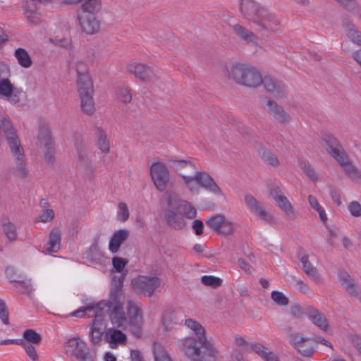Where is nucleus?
<instances>
[{"mask_svg":"<svg viewBox=\"0 0 361 361\" xmlns=\"http://www.w3.org/2000/svg\"><path fill=\"white\" fill-rule=\"evenodd\" d=\"M208 345L197 338L188 336L178 341L180 350L190 361H218L219 351L212 342L207 339Z\"/></svg>","mask_w":361,"mask_h":361,"instance_id":"7ed1b4c3","label":"nucleus"},{"mask_svg":"<svg viewBox=\"0 0 361 361\" xmlns=\"http://www.w3.org/2000/svg\"><path fill=\"white\" fill-rule=\"evenodd\" d=\"M201 282L207 286L212 288H217L222 283V279L214 276H203L201 277Z\"/></svg>","mask_w":361,"mask_h":361,"instance_id":"3c124183","label":"nucleus"},{"mask_svg":"<svg viewBox=\"0 0 361 361\" xmlns=\"http://www.w3.org/2000/svg\"><path fill=\"white\" fill-rule=\"evenodd\" d=\"M260 158L267 164L276 167L279 161L276 157L268 149L262 148L258 152Z\"/></svg>","mask_w":361,"mask_h":361,"instance_id":"a19ab883","label":"nucleus"},{"mask_svg":"<svg viewBox=\"0 0 361 361\" xmlns=\"http://www.w3.org/2000/svg\"><path fill=\"white\" fill-rule=\"evenodd\" d=\"M99 302L94 306H86L81 307L71 314V316L75 317H92L94 319L90 324V336L91 341L94 343H98L102 340L103 334L102 320L105 314L107 313L106 307H99Z\"/></svg>","mask_w":361,"mask_h":361,"instance_id":"0eeeda50","label":"nucleus"},{"mask_svg":"<svg viewBox=\"0 0 361 361\" xmlns=\"http://www.w3.org/2000/svg\"><path fill=\"white\" fill-rule=\"evenodd\" d=\"M174 317L171 313L165 314L163 316L162 323L166 330L172 329L174 327L175 322L173 321Z\"/></svg>","mask_w":361,"mask_h":361,"instance_id":"e2e57ef3","label":"nucleus"},{"mask_svg":"<svg viewBox=\"0 0 361 361\" xmlns=\"http://www.w3.org/2000/svg\"><path fill=\"white\" fill-rule=\"evenodd\" d=\"M149 174L156 189L160 192L166 190L171 180V173L166 164L154 162L149 167Z\"/></svg>","mask_w":361,"mask_h":361,"instance_id":"9b49d317","label":"nucleus"},{"mask_svg":"<svg viewBox=\"0 0 361 361\" xmlns=\"http://www.w3.org/2000/svg\"><path fill=\"white\" fill-rule=\"evenodd\" d=\"M15 56L18 63L23 68H27L32 66L31 58L27 51L23 49L18 48L15 51Z\"/></svg>","mask_w":361,"mask_h":361,"instance_id":"58836bf2","label":"nucleus"},{"mask_svg":"<svg viewBox=\"0 0 361 361\" xmlns=\"http://www.w3.org/2000/svg\"><path fill=\"white\" fill-rule=\"evenodd\" d=\"M350 341L353 346L358 350L359 353L361 355V337L357 335H354L351 336Z\"/></svg>","mask_w":361,"mask_h":361,"instance_id":"774afa93","label":"nucleus"},{"mask_svg":"<svg viewBox=\"0 0 361 361\" xmlns=\"http://www.w3.org/2000/svg\"><path fill=\"white\" fill-rule=\"evenodd\" d=\"M73 68L76 72L77 78L90 75L88 64L83 60L75 61L73 64Z\"/></svg>","mask_w":361,"mask_h":361,"instance_id":"37998d69","label":"nucleus"},{"mask_svg":"<svg viewBox=\"0 0 361 361\" xmlns=\"http://www.w3.org/2000/svg\"><path fill=\"white\" fill-rule=\"evenodd\" d=\"M270 195L276 202L279 207L289 219H295L298 217V212L293 208L288 199L281 194L278 187L271 190Z\"/></svg>","mask_w":361,"mask_h":361,"instance_id":"aec40b11","label":"nucleus"},{"mask_svg":"<svg viewBox=\"0 0 361 361\" xmlns=\"http://www.w3.org/2000/svg\"><path fill=\"white\" fill-rule=\"evenodd\" d=\"M79 2L82 3V11L80 12L96 13L99 11L101 7L99 0H80Z\"/></svg>","mask_w":361,"mask_h":361,"instance_id":"ea45409f","label":"nucleus"},{"mask_svg":"<svg viewBox=\"0 0 361 361\" xmlns=\"http://www.w3.org/2000/svg\"><path fill=\"white\" fill-rule=\"evenodd\" d=\"M271 298L279 306H286L288 304V298L282 293L274 290L271 293Z\"/></svg>","mask_w":361,"mask_h":361,"instance_id":"603ef678","label":"nucleus"},{"mask_svg":"<svg viewBox=\"0 0 361 361\" xmlns=\"http://www.w3.org/2000/svg\"><path fill=\"white\" fill-rule=\"evenodd\" d=\"M262 84L267 92H269L276 99L287 98L288 92L282 82L270 77H267L263 79Z\"/></svg>","mask_w":361,"mask_h":361,"instance_id":"412c9836","label":"nucleus"},{"mask_svg":"<svg viewBox=\"0 0 361 361\" xmlns=\"http://www.w3.org/2000/svg\"><path fill=\"white\" fill-rule=\"evenodd\" d=\"M207 225L219 235H231L235 230V226L226 216L221 214L212 215L206 219Z\"/></svg>","mask_w":361,"mask_h":361,"instance_id":"2eb2a0df","label":"nucleus"},{"mask_svg":"<svg viewBox=\"0 0 361 361\" xmlns=\"http://www.w3.org/2000/svg\"><path fill=\"white\" fill-rule=\"evenodd\" d=\"M126 274L114 276L108 300L99 302V307H106L111 324L117 328L126 329L128 326H139L142 322V311L133 301L128 302L127 316L123 310L125 295L123 290Z\"/></svg>","mask_w":361,"mask_h":361,"instance_id":"f257e3e1","label":"nucleus"},{"mask_svg":"<svg viewBox=\"0 0 361 361\" xmlns=\"http://www.w3.org/2000/svg\"><path fill=\"white\" fill-rule=\"evenodd\" d=\"M128 264V260L119 257H114L112 259V265L114 269L118 273H121Z\"/></svg>","mask_w":361,"mask_h":361,"instance_id":"13d9d810","label":"nucleus"},{"mask_svg":"<svg viewBox=\"0 0 361 361\" xmlns=\"http://www.w3.org/2000/svg\"><path fill=\"white\" fill-rule=\"evenodd\" d=\"M126 70L128 73L148 85H157L161 79L157 70L140 62L133 61L128 63Z\"/></svg>","mask_w":361,"mask_h":361,"instance_id":"9d476101","label":"nucleus"},{"mask_svg":"<svg viewBox=\"0 0 361 361\" xmlns=\"http://www.w3.org/2000/svg\"><path fill=\"white\" fill-rule=\"evenodd\" d=\"M80 169L82 170L83 175L88 179H91L93 178L94 174V166L92 164V161L90 162L81 164L78 166Z\"/></svg>","mask_w":361,"mask_h":361,"instance_id":"6e6d98bb","label":"nucleus"},{"mask_svg":"<svg viewBox=\"0 0 361 361\" xmlns=\"http://www.w3.org/2000/svg\"><path fill=\"white\" fill-rule=\"evenodd\" d=\"M245 200L246 205L252 213L256 215L261 220L268 224L272 223L274 220L272 215L265 210L262 207L261 204L253 196L246 195Z\"/></svg>","mask_w":361,"mask_h":361,"instance_id":"4be33fe9","label":"nucleus"},{"mask_svg":"<svg viewBox=\"0 0 361 361\" xmlns=\"http://www.w3.org/2000/svg\"><path fill=\"white\" fill-rule=\"evenodd\" d=\"M130 285L135 293L151 297L157 289L163 288L164 283L157 275H138L132 279Z\"/></svg>","mask_w":361,"mask_h":361,"instance_id":"1a4fd4ad","label":"nucleus"},{"mask_svg":"<svg viewBox=\"0 0 361 361\" xmlns=\"http://www.w3.org/2000/svg\"><path fill=\"white\" fill-rule=\"evenodd\" d=\"M325 142L326 151L338 161L345 174L353 183L361 185V171L349 160L348 154L339 142L333 136H328Z\"/></svg>","mask_w":361,"mask_h":361,"instance_id":"39448f33","label":"nucleus"},{"mask_svg":"<svg viewBox=\"0 0 361 361\" xmlns=\"http://www.w3.org/2000/svg\"><path fill=\"white\" fill-rule=\"evenodd\" d=\"M1 226L3 233L10 242L15 241L17 239V230L13 223L6 221L2 223Z\"/></svg>","mask_w":361,"mask_h":361,"instance_id":"79ce46f5","label":"nucleus"},{"mask_svg":"<svg viewBox=\"0 0 361 361\" xmlns=\"http://www.w3.org/2000/svg\"><path fill=\"white\" fill-rule=\"evenodd\" d=\"M300 168L302 171L313 181H317L318 179L317 174L314 169L305 161H300L298 162Z\"/></svg>","mask_w":361,"mask_h":361,"instance_id":"de8ad7c7","label":"nucleus"},{"mask_svg":"<svg viewBox=\"0 0 361 361\" xmlns=\"http://www.w3.org/2000/svg\"><path fill=\"white\" fill-rule=\"evenodd\" d=\"M0 131L1 135L2 133H4L9 148L21 145L20 137L17 134V130L11 118L7 115L0 118ZM2 140L3 137L1 136Z\"/></svg>","mask_w":361,"mask_h":361,"instance_id":"dca6fc26","label":"nucleus"},{"mask_svg":"<svg viewBox=\"0 0 361 361\" xmlns=\"http://www.w3.org/2000/svg\"><path fill=\"white\" fill-rule=\"evenodd\" d=\"M250 348L251 351L255 352L266 361H279L276 355L261 343H252Z\"/></svg>","mask_w":361,"mask_h":361,"instance_id":"473e14b6","label":"nucleus"},{"mask_svg":"<svg viewBox=\"0 0 361 361\" xmlns=\"http://www.w3.org/2000/svg\"><path fill=\"white\" fill-rule=\"evenodd\" d=\"M116 98L124 104L130 103L132 100V90L129 87L121 86L116 91Z\"/></svg>","mask_w":361,"mask_h":361,"instance_id":"c03bdc74","label":"nucleus"},{"mask_svg":"<svg viewBox=\"0 0 361 361\" xmlns=\"http://www.w3.org/2000/svg\"><path fill=\"white\" fill-rule=\"evenodd\" d=\"M54 218V212L51 209H46L42 211L39 216V221L43 223H48Z\"/></svg>","mask_w":361,"mask_h":361,"instance_id":"bf43d9fd","label":"nucleus"},{"mask_svg":"<svg viewBox=\"0 0 361 361\" xmlns=\"http://www.w3.org/2000/svg\"><path fill=\"white\" fill-rule=\"evenodd\" d=\"M289 343L295 348H297L298 345H300L303 343L308 341V338L303 337L299 333H290L288 335Z\"/></svg>","mask_w":361,"mask_h":361,"instance_id":"864d4df0","label":"nucleus"},{"mask_svg":"<svg viewBox=\"0 0 361 361\" xmlns=\"http://www.w3.org/2000/svg\"><path fill=\"white\" fill-rule=\"evenodd\" d=\"M94 141L97 148L103 155H106L110 152V141L105 130L97 127L94 132Z\"/></svg>","mask_w":361,"mask_h":361,"instance_id":"bb28decb","label":"nucleus"},{"mask_svg":"<svg viewBox=\"0 0 361 361\" xmlns=\"http://www.w3.org/2000/svg\"><path fill=\"white\" fill-rule=\"evenodd\" d=\"M171 163L173 164V166L176 171H180L187 167H189L193 170L197 169L195 163L190 159L186 160L174 159L171 161Z\"/></svg>","mask_w":361,"mask_h":361,"instance_id":"09e8293b","label":"nucleus"},{"mask_svg":"<svg viewBox=\"0 0 361 361\" xmlns=\"http://www.w3.org/2000/svg\"><path fill=\"white\" fill-rule=\"evenodd\" d=\"M20 345L25 351L27 355L32 361H39V356L37 351L36 347L37 345H30L26 343L18 344Z\"/></svg>","mask_w":361,"mask_h":361,"instance_id":"8fccbe9b","label":"nucleus"},{"mask_svg":"<svg viewBox=\"0 0 361 361\" xmlns=\"http://www.w3.org/2000/svg\"><path fill=\"white\" fill-rule=\"evenodd\" d=\"M25 16L30 24H36L39 20L38 13L34 9H25Z\"/></svg>","mask_w":361,"mask_h":361,"instance_id":"680f3d73","label":"nucleus"},{"mask_svg":"<svg viewBox=\"0 0 361 361\" xmlns=\"http://www.w3.org/2000/svg\"><path fill=\"white\" fill-rule=\"evenodd\" d=\"M64 348L66 354L74 357V361H76L80 357H83L89 353V348L87 344L79 337L68 339L66 342Z\"/></svg>","mask_w":361,"mask_h":361,"instance_id":"6ab92c4d","label":"nucleus"},{"mask_svg":"<svg viewBox=\"0 0 361 361\" xmlns=\"http://www.w3.org/2000/svg\"><path fill=\"white\" fill-rule=\"evenodd\" d=\"M240 11L241 16L254 23L261 32L275 34L281 30L278 17L256 0H240Z\"/></svg>","mask_w":361,"mask_h":361,"instance_id":"f03ea898","label":"nucleus"},{"mask_svg":"<svg viewBox=\"0 0 361 361\" xmlns=\"http://www.w3.org/2000/svg\"><path fill=\"white\" fill-rule=\"evenodd\" d=\"M128 235L129 232L126 229H121L116 231L109 241V249L110 252L114 254L116 253L119 250L122 243L128 238Z\"/></svg>","mask_w":361,"mask_h":361,"instance_id":"7c9ffc66","label":"nucleus"},{"mask_svg":"<svg viewBox=\"0 0 361 361\" xmlns=\"http://www.w3.org/2000/svg\"><path fill=\"white\" fill-rule=\"evenodd\" d=\"M10 75L8 66L0 61V98L12 105L20 106L23 92L11 82L9 79Z\"/></svg>","mask_w":361,"mask_h":361,"instance_id":"6e6552de","label":"nucleus"},{"mask_svg":"<svg viewBox=\"0 0 361 361\" xmlns=\"http://www.w3.org/2000/svg\"><path fill=\"white\" fill-rule=\"evenodd\" d=\"M37 145L39 147H44V159L48 164L54 163L55 157L54 154V140L51 135L50 128L48 125H42L39 130L37 138Z\"/></svg>","mask_w":361,"mask_h":361,"instance_id":"4468645a","label":"nucleus"},{"mask_svg":"<svg viewBox=\"0 0 361 361\" xmlns=\"http://www.w3.org/2000/svg\"><path fill=\"white\" fill-rule=\"evenodd\" d=\"M79 97L82 111L87 115L93 114L95 111L93 93L79 94Z\"/></svg>","mask_w":361,"mask_h":361,"instance_id":"f704fd0d","label":"nucleus"},{"mask_svg":"<svg viewBox=\"0 0 361 361\" xmlns=\"http://www.w3.org/2000/svg\"><path fill=\"white\" fill-rule=\"evenodd\" d=\"M225 75L235 84L249 89H256L263 82L260 71L254 66L243 62H237L226 67Z\"/></svg>","mask_w":361,"mask_h":361,"instance_id":"20e7f679","label":"nucleus"},{"mask_svg":"<svg viewBox=\"0 0 361 361\" xmlns=\"http://www.w3.org/2000/svg\"><path fill=\"white\" fill-rule=\"evenodd\" d=\"M154 361H172L166 351L160 345L154 347Z\"/></svg>","mask_w":361,"mask_h":361,"instance_id":"5fc2aeb1","label":"nucleus"},{"mask_svg":"<svg viewBox=\"0 0 361 361\" xmlns=\"http://www.w3.org/2000/svg\"><path fill=\"white\" fill-rule=\"evenodd\" d=\"M234 343L238 347L243 348V350L245 351L250 350V345L252 343H249L245 341V339L242 336H237L235 338Z\"/></svg>","mask_w":361,"mask_h":361,"instance_id":"0e129e2a","label":"nucleus"},{"mask_svg":"<svg viewBox=\"0 0 361 361\" xmlns=\"http://www.w3.org/2000/svg\"><path fill=\"white\" fill-rule=\"evenodd\" d=\"M309 319L319 329L327 332L329 330L326 316L317 309L310 307L307 310Z\"/></svg>","mask_w":361,"mask_h":361,"instance_id":"c756f323","label":"nucleus"},{"mask_svg":"<svg viewBox=\"0 0 361 361\" xmlns=\"http://www.w3.org/2000/svg\"><path fill=\"white\" fill-rule=\"evenodd\" d=\"M307 200L310 207L318 213L322 222L323 224H326L328 219L327 215L322 205H320L317 197L312 195H310L307 197Z\"/></svg>","mask_w":361,"mask_h":361,"instance_id":"4c0bfd02","label":"nucleus"},{"mask_svg":"<svg viewBox=\"0 0 361 361\" xmlns=\"http://www.w3.org/2000/svg\"><path fill=\"white\" fill-rule=\"evenodd\" d=\"M104 339L111 349H116L119 345H125L127 341L126 335L114 327L108 328L105 331Z\"/></svg>","mask_w":361,"mask_h":361,"instance_id":"b1692460","label":"nucleus"},{"mask_svg":"<svg viewBox=\"0 0 361 361\" xmlns=\"http://www.w3.org/2000/svg\"><path fill=\"white\" fill-rule=\"evenodd\" d=\"M167 206L176 208L185 219H193L197 216L195 207L188 201L180 198L176 194L168 193L165 197Z\"/></svg>","mask_w":361,"mask_h":361,"instance_id":"ddd939ff","label":"nucleus"},{"mask_svg":"<svg viewBox=\"0 0 361 361\" xmlns=\"http://www.w3.org/2000/svg\"><path fill=\"white\" fill-rule=\"evenodd\" d=\"M297 350L305 357H310L314 351L313 348L307 344V342L303 343L300 345H298L296 348Z\"/></svg>","mask_w":361,"mask_h":361,"instance_id":"052dcab7","label":"nucleus"},{"mask_svg":"<svg viewBox=\"0 0 361 361\" xmlns=\"http://www.w3.org/2000/svg\"><path fill=\"white\" fill-rule=\"evenodd\" d=\"M76 85L79 94L94 93L93 83L90 75L77 78Z\"/></svg>","mask_w":361,"mask_h":361,"instance_id":"c9c22d12","label":"nucleus"},{"mask_svg":"<svg viewBox=\"0 0 361 361\" xmlns=\"http://www.w3.org/2000/svg\"><path fill=\"white\" fill-rule=\"evenodd\" d=\"M192 228L197 235H200L204 230L203 222L201 220L195 219L192 222Z\"/></svg>","mask_w":361,"mask_h":361,"instance_id":"338daca9","label":"nucleus"},{"mask_svg":"<svg viewBox=\"0 0 361 361\" xmlns=\"http://www.w3.org/2000/svg\"><path fill=\"white\" fill-rule=\"evenodd\" d=\"M343 26L345 32L349 39L353 43L361 46V32L357 29V26L352 23H346Z\"/></svg>","mask_w":361,"mask_h":361,"instance_id":"e433bc0d","label":"nucleus"},{"mask_svg":"<svg viewBox=\"0 0 361 361\" xmlns=\"http://www.w3.org/2000/svg\"><path fill=\"white\" fill-rule=\"evenodd\" d=\"M78 20L82 32L86 35H94L100 30V20L96 13L79 12Z\"/></svg>","mask_w":361,"mask_h":361,"instance_id":"a211bd4d","label":"nucleus"},{"mask_svg":"<svg viewBox=\"0 0 361 361\" xmlns=\"http://www.w3.org/2000/svg\"><path fill=\"white\" fill-rule=\"evenodd\" d=\"M338 282L349 295L361 299V288L353 281L351 276L345 271H339Z\"/></svg>","mask_w":361,"mask_h":361,"instance_id":"5701e85b","label":"nucleus"},{"mask_svg":"<svg viewBox=\"0 0 361 361\" xmlns=\"http://www.w3.org/2000/svg\"><path fill=\"white\" fill-rule=\"evenodd\" d=\"M164 217L166 224L173 229L181 230L186 226L185 219L176 208L169 207L165 212Z\"/></svg>","mask_w":361,"mask_h":361,"instance_id":"393cba45","label":"nucleus"},{"mask_svg":"<svg viewBox=\"0 0 361 361\" xmlns=\"http://www.w3.org/2000/svg\"><path fill=\"white\" fill-rule=\"evenodd\" d=\"M23 338L18 339V344L26 343L39 345L42 341L41 335L34 329H28L23 332Z\"/></svg>","mask_w":361,"mask_h":361,"instance_id":"72a5a7b5","label":"nucleus"},{"mask_svg":"<svg viewBox=\"0 0 361 361\" xmlns=\"http://www.w3.org/2000/svg\"><path fill=\"white\" fill-rule=\"evenodd\" d=\"M182 184L192 195H198L202 188L217 195H222L223 192L214 179L204 171H197L192 176L180 173Z\"/></svg>","mask_w":361,"mask_h":361,"instance_id":"423d86ee","label":"nucleus"},{"mask_svg":"<svg viewBox=\"0 0 361 361\" xmlns=\"http://www.w3.org/2000/svg\"><path fill=\"white\" fill-rule=\"evenodd\" d=\"M13 161L11 168L12 173L18 178L25 179L29 174L27 166V159L24 148L21 145L9 148Z\"/></svg>","mask_w":361,"mask_h":361,"instance_id":"f8f14e48","label":"nucleus"},{"mask_svg":"<svg viewBox=\"0 0 361 361\" xmlns=\"http://www.w3.org/2000/svg\"><path fill=\"white\" fill-rule=\"evenodd\" d=\"M295 286L297 287V288L300 291L302 292V293L304 294H306V295H310L312 294V290L311 289L309 288V286L305 283L302 280L300 279H297L295 281Z\"/></svg>","mask_w":361,"mask_h":361,"instance_id":"69168bd1","label":"nucleus"},{"mask_svg":"<svg viewBox=\"0 0 361 361\" xmlns=\"http://www.w3.org/2000/svg\"><path fill=\"white\" fill-rule=\"evenodd\" d=\"M263 109L277 123L288 124L291 121L290 114L276 102L268 99L263 104Z\"/></svg>","mask_w":361,"mask_h":361,"instance_id":"f3484780","label":"nucleus"},{"mask_svg":"<svg viewBox=\"0 0 361 361\" xmlns=\"http://www.w3.org/2000/svg\"><path fill=\"white\" fill-rule=\"evenodd\" d=\"M233 34L241 41L247 44H256L258 41L257 35L248 28L236 23L231 27Z\"/></svg>","mask_w":361,"mask_h":361,"instance_id":"a878e982","label":"nucleus"},{"mask_svg":"<svg viewBox=\"0 0 361 361\" xmlns=\"http://www.w3.org/2000/svg\"><path fill=\"white\" fill-rule=\"evenodd\" d=\"M75 157L78 161V166L92 161L88 149L84 146H81L78 148Z\"/></svg>","mask_w":361,"mask_h":361,"instance_id":"49530a36","label":"nucleus"},{"mask_svg":"<svg viewBox=\"0 0 361 361\" xmlns=\"http://www.w3.org/2000/svg\"><path fill=\"white\" fill-rule=\"evenodd\" d=\"M130 216V212L128 205L123 202L118 204L116 212V219L120 222H126Z\"/></svg>","mask_w":361,"mask_h":361,"instance_id":"a18cd8bd","label":"nucleus"},{"mask_svg":"<svg viewBox=\"0 0 361 361\" xmlns=\"http://www.w3.org/2000/svg\"><path fill=\"white\" fill-rule=\"evenodd\" d=\"M350 214L354 217L361 216V204L357 201H352L348 204Z\"/></svg>","mask_w":361,"mask_h":361,"instance_id":"4d7b16f0","label":"nucleus"},{"mask_svg":"<svg viewBox=\"0 0 361 361\" xmlns=\"http://www.w3.org/2000/svg\"><path fill=\"white\" fill-rule=\"evenodd\" d=\"M61 231L59 227L54 226L51 230L45 250L48 253H56L60 250Z\"/></svg>","mask_w":361,"mask_h":361,"instance_id":"cd10ccee","label":"nucleus"},{"mask_svg":"<svg viewBox=\"0 0 361 361\" xmlns=\"http://www.w3.org/2000/svg\"><path fill=\"white\" fill-rule=\"evenodd\" d=\"M298 259L302 264V269L308 277L315 283L322 281V277L318 273L317 269L308 261L307 256L302 252H299Z\"/></svg>","mask_w":361,"mask_h":361,"instance_id":"c85d7f7f","label":"nucleus"},{"mask_svg":"<svg viewBox=\"0 0 361 361\" xmlns=\"http://www.w3.org/2000/svg\"><path fill=\"white\" fill-rule=\"evenodd\" d=\"M184 324L193 332L196 338L204 343L209 344L207 342V339L209 338L206 336V331L200 322L193 319H187L185 320Z\"/></svg>","mask_w":361,"mask_h":361,"instance_id":"2f4dec72","label":"nucleus"}]
</instances>
